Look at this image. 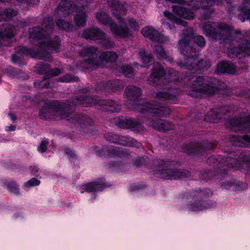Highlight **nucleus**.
<instances>
[{"label": "nucleus", "mask_w": 250, "mask_h": 250, "mask_svg": "<svg viewBox=\"0 0 250 250\" xmlns=\"http://www.w3.org/2000/svg\"><path fill=\"white\" fill-rule=\"evenodd\" d=\"M48 142L47 140H42L38 147V150L41 152H44L46 150Z\"/></svg>", "instance_id": "79ce46f5"}, {"label": "nucleus", "mask_w": 250, "mask_h": 250, "mask_svg": "<svg viewBox=\"0 0 250 250\" xmlns=\"http://www.w3.org/2000/svg\"><path fill=\"white\" fill-rule=\"evenodd\" d=\"M120 125L123 128H132L134 130L140 131L142 129L141 122L136 119H125L121 121Z\"/></svg>", "instance_id": "6ab92c4d"}, {"label": "nucleus", "mask_w": 250, "mask_h": 250, "mask_svg": "<svg viewBox=\"0 0 250 250\" xmlns=\"http://www.w3.org/2000/svg\"><path fill=\"white\" fill-rule=\"evenodd\" d=\"M18 14V12L12 9H0V21L6 18H11L16 16Z\"/></svg>", "instance_id": "cd10ccee"}, {"label": "nucleus", "mask_w": 250, "mask_h": 250, "mask_svg": "<svg viewBox=\"0 0 250 250\" xmlns=\"http://www.w3.org/2000/svg\"><path fill=\"white\" fill-rule=\"evenodd\" d=\"M105 138L109 141L121 145L139 147L141 144L136 140L124 136L108 133L105 134Z\"/></svg>", "instance_id": "f8f14e48"}, {"label": "nucleus", "mask_w": 250, "mask_h": 250, "mask_svg": "<svg viewBox=\"0 0 250 250\" xmlns=\"http://www.w3.org/2000/svg\"><path fill=\"white\" fill-rule=\"evenodd\" d=\"M40 181L36 178H32L29 181L25 183L24 185L27 187H31L39 185Z\"/></svg>", "instance_id": "a19ab883"}, {"label": "nucleus", "mask_w": 250, "mask_h": 250, "mask_svg": "<svg viewBox=\"0 0 250 250\" xmlns=\"http://www.w3.org/2000/svg\"><path fill=\"white\" fill-rule=\"evenodd\" d=\"M98 52V49L94 46L84 47L83 48L80 52L83 57H88L83 63V66L85 67L86 69L92 67H103L104 64L103 62H114L118 59L117 54L112 51H106L103 52L98 57H95Z\"/></svg>", "instance_id": "6e6552de"}, {"label": "nucleus", "mask_w": 250, "mask_h": 250, "mask_svg": "<svg viewBox=\"0 0 250 250\" xmlns=\"http://www.w3.org/2000/svg\"><path fill=\"white\" fill-rule=\"evenodd\" d=\"M163 120L160 118H155L151 120L148 125L154 129L160 131L161 130L162 124L163 123Z\"/></svg>", "instance_id": "7c9ffc66"}, {"label": "nucleus", "mask_w": 250, "mask_h": 250, "mask_svg": "<svg viewBox=\"0 0 250 250\" xmlns=\"http://www.w3.org/2000/svg\"><path fill=\"white\" fill-rule=\"evenodd\" d=\"M105 187V184L103 180L100 179L85 185L83 189L88 192H95L102 190Z\"/></svg>", "instance_id": "393cba45"}, {"label": "nucleus", "mask_w": 250, "mask_h": 250, "mask_svg": "<svg viewBox=\"0 0 250 250\" xmlns=\"http://www.w3.org/2000/svg\"><path fill=\"white\" fill-rule=\"evenodd\" d=\"M204 18L206 19V18H207V17H206V16H205V17H204Z\"/></svg>", "instance_id": "4d7b16f0"}, {"label": "nucleus", "mask_w": 250, "mask_h": 250, "mask_svg": "<svg viewBox=\"0 0 250 250\" xmlns=\"http://www.w3.org/2000/svg\"><path fill=\"white\" fill-rule=\"evenodd\" d=\"M54 26L52 18L48 17L44 19L42 28L40 27L33 28L30 31L29 38L31 42L40 41L39 42L42 49L57 51L60 46V41L56 36L53 39H48L50 33Z\"/></svg>", "instance_id": "423d86ee"}, {"label": "nucleus", "mask_w": 250, "mask_h": 250, "mask_svg": "<svg viewBox=\"0 0 250 250\" xmlns=\"http://www.w3.org/2000/svg\"><path fill=\"white\" fill-rule=\"evenodd\" d=\"M9 116L13 121H15L17 119L16 116L13 113H9Z\"/></svg>", "instance_id": "3c124183"}, {"label": "nucleus", "mask_w": 250, "mask_h": 250, "mask_svg": "<svg viewBox=\"0 0 250 250\" xmlns=\"http://www.w3.org/2000/svg\"><path fill=\"white\" fill-rule=\"evenodd\" d=\"M154 52L160 59H167L166 52L161 46H155L153 48Z\"/></svg>", "instance_id": "f704fd0d"}, {"label": "nucleus", "mask_w": 250, "mask_h": 250, "mask_svg": "<svg viewBox=\"0 0 250 250\" xmlns=\"http://www.w3.org/2000/svg\"><path fill=\"white\" fill-rule=\"evenodd\" d=\"M101 41L103 45L107 48H110L114 45V42H112L108 38H106L105 36V34H104V37L101 40Z\"/></svg>", "instance_id": "ea45409f"}, {"label": "nucleus", "mask_w": 250, "mask_h": 250, "mask_svg": "<svg viewBox=\"0 0 250 250\" xmlns=\"http://www.w3.org/2000/svg\"><path fill=\"white\" fill-rule=\"evenodd\" d=\"M107 3L113 11V14L118 21L120 26H118L116 24L113 23L104 12H97L96 14V19L101 24H109L110 29L115 36L126 37L129 34V30L121 15L126 14L127 4L125 3L121 4L118 0H107Z\"/></svg>", "instance_id": "20e7f679"}, {"label": "nucleus", "mask_w": 250, "mask_h": 250, "mask_svg": "<svg viewBox=\"0 0 250 250\" xmlns=\"http://www.w3.org/2000/svg\"><path fill=\"white\" fill-rule=\"evenodd\" d=\"M228 159H229V158H226V162H229V160Z\"/></svg>", "instance_id": "5fc2aeb1"}, {"label": "nucleus", "mask_w": 250, "mask_h": 250, "mask_svg": "<svg viewBox=\"0 0 250 250\" xmlns=\"http://www.w3.org/2000/svg\"><path fill=\"white\" fill-rule=\"evenodd\" d=\"M109 150L110 151V152H109L108 155L109 157H121L122 156H124L126 154V153L125 152V151L123 150H121L119 148H114L112 146H111L109 148Z\"/></svg>", "instance_id": "2f4dec72"}, {"label": "nucleus", "mask_w": 250, "mask_h": 250, "mask_svg": "<svg viewBox=\"0 0 250 250\" xmlns=\"http://www.w3.org/2000/svg\"><path fill=\"white\" fill-rule=\"evenodd\" d=\"M229 123L230 124V128L232 130H244L250 132V115L244 118L232 119Z\"/></svg>", "instance_id": "f3484780"}, {"label": "nucleus", "mask_w": 250, "mask_h": 250, "mask_svg": "<svg viewBox=\"0 0 250 250\" xmlns=\"http://www.w3.org/2000/svg\"><path fill=\"white\" fill-rule=\"evenodd\" d=\"M62 72V71L57 68L51 69L50 68V70H49V72L48 73V74L50 75L51 77L52 76H58L60 74H61Z\"/></svg>", "instance_id": "c03bdc74"}, {"label": "nucleus", "mask_w": 250, "mask_h": 250, "mask_svg": "<svg viewBox=\"0 0 250 250\" xmlns=\"http://www.w3.org/2000/svg\"><path fill=\"white\" fill-rule=\"evenodd\" d=\"M46 78L44 77L43 80L41 81H36L34 82L35 86L38 88H47L49 86V84L46 82Z\"/></svg>", "instance_id": "4c0bfd02"}, {"label": "nucleus", "mask_w": 250, "mask_h": 250, "mask_svg": "<svg viewBox=\"0 0 250 250\" xmlns=\"http://www.w3.org/2000/svg\"><path fill=\"white\" fill-rule=\"evenodd\" d=\"M16 126L14 125H9L6 127V130L8 131H12L15 130Z\"/></svg>", "instance_id": "8fccbe9b"}, {"label": "nucleus", "mask_w": 250, "mask_h": 250, "mask_svg": "<svg viewBox=\"0 0 250 250\" xmlns=\"http://www.w3.org/2000/svg\"><path fill=\"white\" fill-rule=\"evenodd\" d=\"M228 55L230 58H239L250 56V42L243 41L238 47H230L229 49Z\"/></svg>", "instance_id": "4468645a"}, {"label": "nucleus", "mask_w": 250, "mask_h": 250, "mask_svg": "<svg viewBox=\"0 0 250 250\" xmlns=\"http://www.w3.org/2000/svg\"><path fill=\"white\" fill-rule=\"evenodd\" d=\"M164 15L167 18L172 21H174L178 25H182L186 27V25L187 24V22L186 21L178 19L172 13L169 12L165 11L164 12Z\"/></svg>", "instance_id": "c756f323"}, {"label": "nucleus", "mask_w": 250, "mask_h": 250, "mask_svg": "<svg viewBox=\"0 0 250 250\" xmlns=\"http://www.w3.org/2000/svg\"><path fill=\"white\" fill-rule=\"evenodd\" d=\"M141 33L145 37L148 38L155 42L164 43L169 41L168 37L164 36L151 26L143 28Z\"/></svg>", "instance_id": "dca6fc26"}, {"label": "nucleus", "mask_w": 250, "mask_h": 250, "mask_svg": "<svg viewBox=\"0 0 250 250\" xmlns=\"http://www.w3.org/2000/svg\"><path fill=\"white\" fill-rule=\"evenodd\" d=\"M169 163L163 161L154 162V174L160 178L175 180L178 178H186L189 176V172L186 170H179L168 168Z\"/></svg>", "instance_id": "9d476101"}, {"label": "nucleus", "mask_w": 250, "mask_h": 250, "mask_svg": "<svg viewBox=\"0 0 250 250\" xmlns=\"http://www.w3.org/2000/svg\"><path fill=\"white\" fill-rule=\"evenodd\" d=\"M127 99V106L130 109H136L143 114L151 113L159 116H165L170 114V109L153 103L139 104V98L141 96L140 88L133 85L127 86L125 92Z\"/></svg>", "instance_id": "39448f33"}, {"label": "nucleus", "mask_w": 250, "mask_h": 250, "mask_svg": "<svg viewBox=\"0 0 250 250\" xmlns=\"http://www.w3.org/2000/svg\"><path fill=\"white\" fill-rule=\"evenodd\" d=\"M36 69L40 73H47L50 70L49 65L43 63H38L36 66Z\"/></svg>", "instance_id": "c9c22d12"}, {"label": "nucleus", "mask_w": 250, "mask_h": 250, "mask_svg": "<svg viewBox=\"0 0 250 250\" xmlns=\"http://www.w3.org/2000/svg\"><path fill=\"white\" fill-rule=\"evenodd\" d=\"M134 163L136 166H139L141 165V162L140 160L137 159L134 161Z\"/></svg>", "instance_id": "603ef678"}, {"label": "nucleus", "mask_w": 250, "mask_h": 250, "mask_svg": "<svg viewBox=\"0 0 250 250\" xmlns=\"http://www.w3.org/2000/svg\"><path fill=\"white\" fill-rule=\"evenodd\" d=\"M78 78L74 76L71 74H66V75L59 78L58 81L62 83H69L72 82L77 81Z\"/></svg>", "instance_id": "72a5a7b5"}, {"label": "nucleus", "mask_w": 250, "mask_h": 250, "mask_svg": "<svg viewBox=\"0 0 250 250\" xmlns=\"http://www.w3.org/2000/svg\"><path fill=\"white\" fill-rule=\"evenodd\" d=\"M172 8L174 14L183 18L191 20L194 17V13L187 8L177 5H173Z\"/></svg>", "instance_id": "412c9836"}, {"label": "nucleus", "mask_w": 250, "mask_h": 250, "mask_svg": "<svg viewBox=\"0 0 250 250\" xmlns=\"http://www.w3.org/2000/svg\"><path fill=\"white\" fill-rule=\"evenodd\" d=\"M120 71H121L125 77L131 78L134 75V72L130 66H123L121 68Z\"/></svg>", "instance_id": "473e14b6"}, {"label": "nucleus", "mask_w": 250, "mask_h": 250, "mask_svg": "<svg viewBox=\"0 0 250 250\" xmlns=\"http://www.w3.org/2000/svg\"><path fill=\"white\" fill-rule=\"evenodd\" d=\"M6 184L9 191L16 194L19 193V190L14 182L8 181L7 182Z\"/></svg>", "instance_id": "58836bf2"}, {"label": "nucleus", "mask_w": 250, "mask_h": 250, "mask_svg": "<svg viewBox=\"0 0 250 250\" xmlns=\"http://www.w3.org/2000/svg\"><path fill=\"white\" fill-rule=\"evenodd\" d=\"M249 32H250V31Z\"/></svg>", "instance_id": "13d9d810"}, {"label": "nucleus", "mask_w": 250, "mask_h": 250, "mask_svg": "<svg viewBox=\"0 0 250 250\" xmlns=\"http://www.w3.org/2000/svg\"><path fill=\"white\" fill-rule=\"evenodd\" d=\"M241 14L239 19L242 22H244L246 20H250V9L248 5H242L240 7Z\"/></svg>", "instance_id": "c85d7f7f"}, {"label": "nucleus", "mask_w": 250, "mask_h": 250, "mask_svg": "<svg viewBox=\"0 0 250 250\" xmlns=\"http://www.w3.org/2000/svg\"><path fill=\"white\" fill-rule=\"evenodd\" d=\"M204 33L220 43L234 41L238 35L232 27L225 23H213L206 25L203 27Z\"/></svg>", "instance_id": "1a4fd4ad"}, {"label": "nucleus", "mask_w": 250, "mask_h": 250, "mask_svg": "<svg viewBox=\"0 0 250 250\" xmlns=\"http://www.w3.org/2000/svg\"><path fill=\"white\" fill-rule=\"evenodd\" d=\"M152 61V57L150 55H147L143 58L142 61L144 64L147 65Z\"/></svg>", "instance_id": "49530a36"}, {"label": "nucleus", "mask_w": 250, "mask_h": 250, "mask_svg": "<svg viewBox=\"0 0 250 250\" xmlns=\"http://www.w3.org/2000/svg\"><path fill=\"white\" fill-rule=\"evenodd\" d=\"M154 67L153 72L148 79L149 84L157 85L160 84L161 80H164L163 83H165L175 81L178 79V73L173 69L169 68L165 71L158 63H155Z\"/></svg>", "instance_id": "9b49d317"}, {"label": "nucleus", "mask_w": 250, "mask_h": 250, "mask_svg": "<svg viewBox=\"0 0 250 250\" xmlns=\"http://www.w3.org/2000/svg\"><path fill=\"white\" fill-rule=\"evenodd\" d=\"M231 142L236 146L250 147V137L248 135L243 137L233 136L231 138Z\"/></svg>", "instance_id": "b1692460"}, {"label": "nucleus", "mask_w": 250, "mask_h": 250, "mask_svg": "<svg viewBox=\"0 0 250 250\" xmlns=\"http://www.w3.org/2000/svg\"><path fill=\"white\" fill-rule=\"evenodd\" d=\"M190 81L193 83L189 86L188 94L193 97H208L215 94L219 90L217 81L214 78L188 77L184 81Z\"/></svg>", "instance_id": "0eeeda50"}, {"label": "nucleus", "mask_w": 250, "mask_h": 250, "mask_svg": "<svg viewBox=\"0 0 250 250\" xmlns=\"http://www.w3.org/2000/svg\"><path fill=\"white\" fill-rule=\"evenodd\" d=\"M129 26L133 30H135L139 28V25L136 21L132 18H130L128 20Z\"/></svg>", "instance_id": "37998d69"}, {"label": "nucleus", "mask_w": 250, "mask_h": 250, "mask_svg": "<svg viewBox=\"0 0 250 250\" xmlns=\"http://www.w3.org/2000/svg\"><path fill=\"white\" fill-rule=\"evenodd\" d=\"M193 200L189 205V208L193 211L202 210L207 208V206L203 202L199 200L208 197V192L204 191H196L193 193Z\"/></svg>", "instance_id": "2eb2a0df"}, {"label": "nucleus", "mask_w": 250, "mask_h": 250, "mask_svg": "<svg viewBox=\"0 0 250 250\" xmlns=\"http://www.w3.org/2000/svg\"><path fill=\"white\" fill-rule=\"evenodd\" d=\"M228 107L227 106H224L222 107L219 111L218 110H212L210 112H208L207 115L205 116V119L206 120L209 121H213L216 119L220 118L221 115H220L221 113L224 114L225 112L224 110L226 109H228Z\"/></svg>", "instance_id": "a878e982"}, {"label": "nucleus", "mask_w": 250, "mask_h": 250, "mask_svg": "<svg viewBox=\"0 0 250 250\" xmlns=\"http://www.w3.org/2000/svg\"><path fill=\"white\" fill-rule=\"evenodd\" d=\"M193 32L191 28H187L183 30L182 34L181 36V39L178 42V46L180 52L185 56L184 59L185 63H178L180 66H186L190 69L191 67L192 69L197 70L198 69L204 68L203 65V61H199L197 58V54L195 52H193L194 55L191 54V51L192 49L189 45V42L190 39L193 38L194 42L200 47H204L205 45V40L203 37L201 36H195L193 37Z\"/></svg>", "instance_id": "7ed1b4c3"}, {"label": "nucleus", "mask_w": 250, "mask_h": 250, "mask_svg": "<svg viewBox=\"0 0 250 250\" xmlns=\"http://www.w3.org/2000/svg\"><path fill=\"white\" fill-rule=\"evenodd\" d=\"M236 154H231V156L229 158H232L233 156H235L234 160L231 163H229L228 165H230V167H234V166H237V163L240 161H246L250 162V155H244V154H240L239 152H235Z\"/></svg>", "instance_id": "bb28decb"}, {"label": "nucleus", "mask_w": 250, "mask_h": 250, "mask_svg": "<svg viewBox=\"0 0 250 250\" xmlns=\"http://www.w3.org/2000/svg\"><path fill=\"white\" fill-rule=\"evenodd\" d=\"M236 71V68L233 64L228 62L223 61L218 64L216 67V72L219 74L229 73L234 74Z\"/></svg>", "instance_id": "4be33fe9"}, {"label": "nucleus", "mask_w": 250, "mask_h": 250, "mask_svg": "<svg viewBox=\"0 0 250 250\" xmlns=\"http://www.w3.org/2000/svg\"><path fill=\"white\" fill-rule=\"evenodd\" d=\"M19 51L21 53L26 55H31L33 57H38L40 59L51 61L52 59L48 54H41L39 52H35L33 49H29L22 46L20 47Z\"/></svg>", "instance_id": "aec40b11"}, {"label": "nucleus", "mask_w": 250, "mask_h": 250, "mask_svg": "<svg viewBox=\"0 0 250 250\" xmlns=\"http://www.w3.org/2000/svg\"><path fill=\"white\" fill-rule=\"evenodd\" d=\"M15 34V29L10 24L6 23L0 25V41L12 37Z\"/></svg>", "instance_id": "5701e85b"}, {"label": "nucleus", "mask_w": 250, "mask_h": 250, "mask_svg": "<svg viewBox=\"0 0 250 250\" xmlns=\"http://www.w3.org/2000/svg\"><path fill=\"white\" fill-rule=\"evenodd\" d=\"M180 91L177 88H167L157 93L155 97L159 100L167 103L175 104L178 101Z\"/></svg>", "instance_id": "ddd939ff"}, {"label": "nucleus", "mask_w": 250, "mask_h": 250, "mask_svg": "<svg viewBox=\"0 0 250 250\" xmlns=\"http://www.w3.org/2000/svg\"><path fill=\"white\" fill-rule=\"evenodd\" d=\"M246 34L248 35V36H249V35H250V33H248V32H247V33H246Z\"/></svg>", "instance_id": "6e6d98bb"}, {"label": "nucleus", "mask_w": 250, "mask_h": 250, "mask_svg": "<svg viewBox=\"0 0 250 250\" xmlns=\"http://www.w3.org/2000/svg\"><path fill=\"white\" fill-rule=\"evenodd\" d=\"M17 1L21 3H27L29 5H35L37 4L39 0H16Z\"/></svg>", "instance_id": "a18cd8bd"}, {"label": "nucleus", "mask_w": 250, "mask_h": 250, "mask_svg": "<svg viewBox=\"0 0 250 250\" xmlns=\"http://www.w3.org/2000/svg\"><path fill=\"white\" fill-rule=\"evenodd\" d=\"M31 171L32 174L37 175L39 172V168L36 167H31Z\"/></svg>", "instance_id": "de8ad7c7"}, {"label": "nucleus", "mask_w": 250, "mask_h": 250, "mask_svg": "<svg viewBox=\"0 0 250 250\" xmlns=\"http://www.w3.org/2000/svg\"><path fill=\"white\" fill-rule=\"evenodd\" d=\"M104 32L98 28H92L85 30L82 36L86 39L101 41L104 37Z\"/></svg>", "instance_id": "a211bd4d"}, {"label": "nucleus", "mask_w": 250, "mask_h": 250, "mask_svg": "<svg viewBox=\"0 0 250 250\" xmlns=\"http://www.w3.org/2000/svg\"><path fill=\"white\" fill-rule=\"evenodd\" d=\"M139 55L140 56V57L141 58L142 60L143 59V57L147 56V55H146L145 49L143 48H142L140 50L139 52Z\"/></svg>", "instance_id": "09e8293b"}, {"label": "nucleus", "mask_w": 250, "mask_h": 250, "mask_svg": "<svg viewBox=\"0 0 250 250\" xmlns=\"http://www.w3.org/2000/svg\"><path fill=\"white\" fill-rule=\"evenodd\" d=\"M81 105L83 106H90L96 105L101 107V109L105 111L110 112H118L121 110V106L113 100H100L98 98H94L90 96H80L73 99L72 103L70 104H62L54 108H42L40 112V116L42 118H47L50 116L47 115L48 113L55 111L57 117L59 116L60 119H64L67 120H72V122L76 124H80V128L84 133L88 132V127L91 121V119L86 115H68L67 112L70 106L73 105Z\"/></svg>", "instance_id": "f257e3e1"}, {"label": "nucleus", "mask_w": 250, "mask_h": 250, "mask_svg": "<svg viewBox=\"0 0 250 250\" xmlns=\"http://www.w3.org/2000/svg\"><path fill=\"white\" fill-rule=\"evenodd\" d=\"M93 0H76L75 3L71 0H62L59 3L57 9L55 11V16L57 20V25L60 29L70 30L72 25L68 22L62 19H59L60 17H66L74 12L77 13L74 16V21L78 26H83L85 24L86 16L83 7L86 6L88 3Z\"/></svg>", "instance_id": "f03ea898"}, {"label": "nucleus", "mask_w": 250, "mask_h": 250, "mask_svg": "<svg viewBox=\"0 0 250 250\" xmlns=\"http://www.w3.org/2000/svg\"><path fill=\"white\" fill-rule=\"evenodd\" d=\"M68 153H69L70 155L72 156V157H75L76 155L73 152H72L70 150V152H68Z\"/></svg>", "instance_id": "864d4df0"}, {"label": "nucleus", "mask_w": 250, "mask_h": 250, "mask_svg": "<svg viewBox=\"0 0 250 250\" xmlns=\"http://www.w3.org/2000/svg\"><path fill=\"white\" fill-rule=\"evenodd\" d=\"M174 127V125L171 122L163 120L160 131L172 130Z\"/></svg>", "instance_id": "e433bc0d"}]
</instances>
